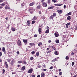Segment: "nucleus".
Segmentation results:
<instances>
[{"mask_svg": "<svg viewBox=\"0 0 77 77\" xmlns=\"http://www.w3.org/2000/svg\"><path fill=\"white\" fill-rule=\"evenodd\" d=\"M38 13L39 14H41V11H38Z\"/></svg>", "mask_w": 77, "mask_h": 77, "instance_id": "57", "label": "nucleus"}, {"mask_svg": "<svg viewBox=\"0 0 77 77\" xmlns=\"http://www.w3.org/2000/svg\"><path fill=\"white\" fill-rule=\"evenodd\" d=\"M3 3L4 4V5H7V4H8V2H4Z\"/></svg>", "mask_w": 77, "mask_h": 77, "instance_id": "43", "label": "nucleus"}, {"mask_svg": "<svg viewBox=\"0 0 77 77\" xmlns=\"http://www.w3.org/2000/svg\"><path fill=\"white\" fill-rule=\"evenodd\" d=\"M31 76L32 77H35V75H32Z\"/></svg>", "mask_w": 77, "mask_h": 77, "instance_id": "60", "label": "nucleus"}, {"mask_svg": "<svg viewBox=\"0 0 77 77\" xmlns=\"http://www.w3.org/2000/svg\"><path fill=\"white\" fill-rule=\"evenodd\" d=\"M51 3V2H50V0H48V4H50Z\"/></svg>", "mask_w": 77, "mask_h": 77, "instance_id": "39", "label": "nucleus"}, {"mask_svg": "<svg viewBox=\"0 0 77 77\" xmlns=\"http://www.w3.org/2000/svg\"><path fill=\"white\" fill-rule=\"evenodd\" d=\"M74 62H73L72 63V66H74Z\"/></svg>", "mask_w": 77, "mask_h": 77, "instance_id": "38", "label": "nucleus"}, {"mask_svg": "<svg viewBox=\"0 0 77 77\" xmlns=\"http://www.w3.org/2000/svg\"><path fill=\"white\" fill-rule=\"evenodd\" d=\"M36 56H39V52H37L36 53Z\"/></svg>", "mask_w": 77, "mask_h": 77, "instance_id": "26", "label": "nucleus"}, {"mask_svg": "<svg viewBox=\"0 0 77 77\" xmlns=\"http://www.w3.org/2000/svg\"><path fill=\"white\" fill-rule=\"evenodd\" d=\"M62 72H60L59 73V75H62Z\"/></svg>", "mask_w": 77, "mask_h": 77, "instance_id": "56", "label": "nucleus"}, {"mask_svg": "<svg viewBox=\"0 0 77 77\" xmlns=\"http://www.w3.org/2000/svg\"><path fill=\"white\" fill-rule=\"evenodd\" d=\"M52 62H56V60H55V59H54L52 60Z\"/></svg>", "mask_w": 77, "mask_h": 77, "instance_id": "58", "label": "nucleus"}, {"mask_svg": "<svg viewBox=\"0 0 77 77\" xmlns=\"http://www.w3.org/2000/svg\"><path fill=\"white\" fill-rule=\"evenodd\" d=\"M72 13L71 12H69V13H67L66 14V15L67 16H69V15H71Z\"/></svg>", "mask_w": 77, "mask_h": 77, "instance_id": "24", "label": "nucleus"}, {"mask_svg": "<svg viewBox=\"0 0 77 77\" xmlns=\"http://www.w3.org/2000/svg\"><path fill=\"white\" fill-rule=\"evenodd\" d=\"M23 41L25 45H27V39H23Z\"/></svg>", "mask_w": 77, "mask_h": 77, "instance_id": "5", "label": "nucleus"}, {"mask_svg": "<svg viewBox=\"0 0 77 77\" xmlns=\"http://www.w3.org/2000/svg\"><path fill=\"white\" fill-rule=\"evenodd\" d=\"M22 8H24V3H22L21 4Z\"/></svg>", "mask_w": 77, "mask_h": 77, "instance_id": "34", "label": "nucleus"}, {"mask_svg": "<svg viewBox=\"0 0 77 77\" xmlns=\"http://www.w3.org/2000/svg\"><path fill=\"white\" fill-rule=\"evenodd\" d=\"M47 70V69H43V70L44 71H45Z\"/></svg>", "mask_w": 77, "mask_h": 77, "instance_id": "62", "label": "nucleus"}, {"mask_svg": "<svg viewBox=\"0 0 77 77\" xmlns=\"http://www.w3.org/2000/svg\"><path fill=\"white\" fill-rule=\"evenodd\" d=\"M5 65L6 68L8 69V63L6 61L5 62Z\"/></svg>", "mask_w": 77, "mask_h": 77, "instance_id": "4", "label": "nucleus"}, {"mask_svg": "<svg viewBox=\"0 0 77 77\" xmlns=\"http://www.w3.org/2000/svg\"><path fill=\"white\" fill-rule=\"evenodd\" d=\"M55 6H62L63 5V4H55L54 5Z\"/></svg>", "mask_w": 77, "mask_h": 77, "instance_id": "15", "label": "nucleus"}, {"mask_svg": "<svg viewBox=\"0 0 77 77\" xmlns=\"http://www.w3.org/2000/svg\"><path fill=\"white\" fill-rule=\"evenodd\" d=\"M29 11H32L33 10V8H29Z\"/></svg>", "mask_w": 77, "mask_h": 77, "instance_id": "48", "label": "nucleus"}, {"mask_svg": "<svg viewBox=\"0 0 77 77\" xmlns=\"http://www.w3.org/2000/svg\"><path fill=\"white\" fill-rule=\"evenodd\" d=\"M43 66L44 68H45V65L44 64V65H43Z\"/></svg>", "mask_w": 77, "mask_h": 77, "instance_id": "63", "label": "nucleus"}, {"mask_svg": "<svg viewBox=\"0 0 77 77\" xmlns=\"http://www.w3.org/2000/svg\"><path fill=\"white\" fill-rule=\"evenodd\" d=\"M2 56V52H0V57Z\"/></svg>", "mask_w": 77, "mask_h": 77, "instance_id": "52", "label": "nucleus"}, {"mask_svg": "<svg viewBox=\"0 0 77 77\" xmlns=\"http://www.w3.org/2000/svg\"><path fill=\"white\" fill-rule=\"evenodd\" d=\"M53 67L52 66H51L50 67L49 69H53Z\"/></svg>", "mask_w": 77, "mask_h": 77, "instance_id": "50", "label": "nucleus"}, {"mask_svg": "<svg viewBox=\"0 0 77 77\" xmlns=\"http://www.w3.org/2000/svg\"><path fill=\"white\" fill-rule=\"evenodd\" d=\"M14 60H12L11 61V62L10 63V65L11 66H13L14 65Z\"/></svg>", "mask_w": 77, "mask_h": 77, "instance_id": "7", "label": "nucleus"}, {"mask_svg": "<svg viewBox=\"0 0 77 77\" xmlns=\"http://www.w3.org/2000/svg\"><path fill=\"white\" fill-rule=\"evenodd\" d=\"M53 18H54V17L53 15H51V16H50L49 17L50 20H52V19H53Z\"/></svg>", "mask_w": 77, "mask_h": 77, "instance_id": "17", "label": "nucleus"}, {"mask_svg": "<svg viewBox=\"0 0 77 77\" xmlns=\"http://www.w3.org/2000/svg\"><path fill=\"white\" fill-rule=\"evenodd\" d=\"M74 29H75V30H74L75 32V31H77V28H75Z\"/></svg>", "mask_w": 77, "mask_h": 77, "instance_id": "53", "label": "nucleus"}, {"mask_svg": "<svg viewBox=\"0 0 77 77\" xmlns=\"http://www.w3.org/2000/svg\"><path fill=\"white\" fill-rule=\"evenodd\" d=\"M0 5H1V6H5V4H4V3H3L2 4H1Z\"/></svg>", "mask_w": 77, "mask_h": 77, "instance_id": "49", "label": "nucleus"}, {"mask_svg": "<svg viewBox=\"0 0 77 77\" xmlns=\"http://www.w3.org/2000/svg\"><path fill=\"white\" fill-rule=\"evenodd\" d=\"M36 22V21L35 20H33L32 22V24H35Z\"/></svg>", "mask_w": 77, "mask_h": 77, "instance_id": "30", "label": "nucleus"}, {"mask_svg": "<svg viewBox=\"0 0 77 77\" xmlns=\"http://www.w3.org/2000/svg\"><path fill=\"white\" fill-rule=\"evenodd\" d=\"M43 24H42L41 26H39V28L40 27L41 28H42V27H43Z\"/></svg>", "mask_w": 77, "mask_h": 77, "instance_id": "45", "label": "nucleus"}, {"mask_svg": "<svg viewBox=\"0 0 77 77\" xmlns=\"http://www.w3.org/2000/svg\"><path fill=\"white\" fill-rule=\"evenodd\" d=\"M27 26H30V23H28Z\"/></svg>", "mask_w": 77, "mask_h": 77, "instance_id": "59", "label": "nucleus"}, {"mask_svg": "<svg viewBox=\"0 0 77 77\" xmlns=\"http://www.w3.org/2000/svg\"><path fill=\"white\" fill-rule=\"evenodd\" d=\"M71 19V16H69L67 17V20H68V21L70 20Z\"/></svg>", "mask_w": 77, "mask_h": 77, "instance_id": "21", "label": "nucleus"}, {"mask_svg": "<svg viewBox=\"0 0 77 77\" xmlns=\"http://www.w3.org/2000/svg\"><path fill=\"white\" fill-rule=\"evenodd\" d=\"M47 51H46V53L47 54H48V53H50L51 52V50H50V49H49V48H48L46 49Z\"/></svg>", "mask_w": 77, "mask_h": 77, "instance_id": "3", "label": "nucleus"}, {"mask_svg": "<svg viewBox=\"0 0 77 77\" xmlns=\"http://www.w3.org/2000/svg\"><path fill=\"white\" fill-rule=\"evenodd\" d=\"M77 74L73 76V77H77Z\"/></svg>", "mask_w": 77, "mask_h": 77, "instance_id": "64", "label": "nucleus"}, {"mask_svg": "<svg viewBox=\"0 0 77 77\" xmlns=\"http://www.w3.org/2000/svg\"><path fill=\"white\" fill-rule=\"evenodd\" d=\"M17 44L18 45V46H21V45H22V43H21V40H18L17 42Z\"/></svg>", "mask_w": 77, "mask_h": 77, "instance_id": "1", "label": "nucleus"}, {"mask_svg": "<svg viewBox=\"0 0 77 77\" xmlns=\"http://www.w3.org/2000/svg\"><path fill=\"white\" fill-rule=\"evenodd\" d=\"M71 54H72V55L73 56V55H74V52H72Z\"/></svg>", "mask_w": 77, "mask_h": 77, "instance_id": "61", "label": "nucleus"}, {"mask_svg": "<svg viewBox=\"0 0 77 77\" xmlns=\"http://www.w3.org/2000/svg\"><path fill=\"white\" fill-rule=\"evenodd\" d=\"M42 5H43V7H47V3L45 2H43L42 3Z\"/></svg>", "mask_w": 77, "mask_h": 77, "instance_id": "8", "label": "nucleus"}, {"mask_svg": "<svg viewBox=\"0 0 77 77\" xmlns=\"http://www.w3.org/2000/svg\"><path fill=\"white\" fill-rule=\"evenodd\" d=\"M71 24V23L69 22L67 23L66 25V28H68V26L69 25H70Z\"/></svg>", "mask_w": 77, "mask_h": 77, "instance_id": "12", "label": "nucleus"}, {"mask_svg": "<svg viewBox=\"0 0 77 77\" xmlns=\"http://www.w3.org/2000/svg\"><path fill=\"white\" fill-rule=\"evenodd\" d=\"M41 5L37 6V9H41Z\"/></svg>", "mask_w": 77, "mask_h": 77, "instance_id": "20", "label": "nucleus"}, {"mask_svg": "<svg viewBox=\"0 0 77 77\" xmlns=\"http://www.w3.org/2000/svg\"><path fill=\"white\" fill-rule=\"evenodd\" d=\"M65 59H66V60H68L69 59V57L68 56H66V58H65Z\"/></svg>", "mask_w": 77, "mask_h": 77, "instance_id": "27", "label": "nucleus"}, {"mask_svg": "<svg viewBox=\"0 0 77 77\" xmlns=\"http://www.w3.org/2000/svg\"><path fill=\"white\" fill-rule=\"evenodd\" d=\"M55 42L57 44H58L59 42V39H57L56 40Z\"/></svg>", "mask_w": 77, "mask_h": 77, "instance_id": "31", "label": "nucleus"}, {"mask_svg": "<svg viewBox=\"0 0 77 77\" xmlns=\"http://www.w3.org/2000/svg\"><path fill=\"white\" fill-rule=\"evenodd\" d=\"M3 52H4V54H6L7 53H6V51H3Z\"/></svg>", "mask_w": 77, "mask_h": 77, "instance_id": "54", "label": "nucleus"}, {"mask_svg": "<svg viewBox=\"0 0 77 77\" xmlns=\"http://www.w3.org/2000/svg\"><path fill=\"white\" fill-rule=\"evenodd\" d=\"M42 45V42H41L39 43L38 44V47H39V46H40V45Z\"/></svg>", "mask_w": 77, "mask_h": 77, "instance_id": "29", "label": "nucleus"}, {"mask_svg": "<svg viewBox=\"0 0 77 77\" xmlns=\"http://www.w3.org/2000/svg\"><path fill=\"white\" fill-rule=\"evenodd\" d=\"M5 9H9L10 10L11 8H10V7H9L7 5H6L5 7Z\"/></svg>", "mask_w": 77, "mask_h": 77, "instance_id": "10", "label": "nucleus"}, {"mask_svg": "<svg viewBox=\"0 0 77 77\" xmlns=\"http://www.w3.org/2000/svg\"><path fill=\"white\" fill-rule=\"evenodd\" d=\"M54 35L55 37H58V36H59V35L56 33H54Z\"/></svg>", "mask_w": 77, "mask_h": 77, "instance_id": "25", "label": "nucleus"}, {"mask_svg": "<svg viewBox=\"0 0 77 77\" xmlns=\"http://www.w3.org/2000/svg\"><path fill=\"white\" fill-rule=\"evenodd\" d=\"M3 74H5V69H2Z\"/></svg>", "mask_w": 77, "mask_h": 77, "instance_id": "44", "label": "nucleus"}, {"mask_svg": "<svg viewBox=\"0 0 77 77\" xmlns=\"http://www.w3.org/2000/svg\"><path fill=\"white\" fill-rule=\"evenodd\" d=\"M54 54H55V55H58L59 54L58 51H56L54 52Z\"/></svg>", "mask_w": 77, "mask_h": 77, "instance_id": "16", "label": "nucleus"}, {"mask_svg": "<svg viewBox=\"0 0 77 77\" xmlns=\"http://www.w3.org/2000/svg\"><path fill=\"white\" fill-rule=\"evenodd\" d=\"M49 30H50V29H47L45 31V33H49Z\"/></svg>", "mask_w": 77, "mask_h": 77, "instance_id": "19", "label": "nucleus"}, {"mask_svg": "<svg viewBox=\"0 0 77 77\" xmlns=\"http://www.w3.org/2000/svg\"><path fill=\"white\" fill-rule=\"evenodd\" d=\"M42 31H41V28L38 27V32L39 34H41L42 33Z\"/></svg>", "mask_w": 77, "mask_h": 77, "instance_id": "9", "label": "nucleus"}, {"mask_svg": "<svg viewBox=\"0 0 77 77\" xmlns=\"http://www.w3.org/2000/svg\"><path fill=\"white\" fill-rule=\"evenodd\" d=\"M33 69L31 68L28 71V73H29L30 74H31V73H32V72H33Z\"/></svg>", "mask_w": 77, "mask_h": 77, "instance_id": "2", "label": "nucleus"}, {"mask_svg": "<svg viewBox=\"0 0 77 77\" xmlns=\"http://www.w3.org/2000/svg\"><path fill=\"white\" fill-rule=\"evenodd\" d=\"M23 63H24L25 65H27V62H26V61L24 60V61H23Z\"/></svg>", "mask_w": 77, "mask_h": 77, "instance_id": "37", "label": "nucleus"}, {"mask_svg": "<svg viewBox=\"0 0 77 77\" xmlns=\"http://www.w3.org/2000/svg\"><path fill=\"white\" fill-rule=\"evenodd\" d=\"M29 23H30V21L29 20L27 21L26 24H28Z\"/></svg>", "mask_w": 77, "mask_h": 77, "instance_id": "51", "label": "nucleus"}, {"mask_svg": "<svg viewBox=\"0 0 77 77\" xmlns=\"http://www.w3.org/2000/svg\"><path fill=\"white\" fill-rule=\"evenodd\" d=\"M29 45H31V46L32 45H33L34 46H35V44L34 43H30L29 44Z\"/></svg>", "mask_w": 77, "mask_h": 77, "instance_id": "23", "label": "nucleus"}, {"mask_svg": "<svg viewBox=\"0 0 77 77\" xmlns=\"http://www.w3.org/2000/svg\"><path fill=\"white\" fill-rule=\"evenodd\" d=\"M54 6L51 7V9H54Z\"/></svg>", "mask_w": 77, "mask_h": 77, "instance_id": "41", "label": "nucleus"}, {"mask_svg": "<svg viewBox=\"0 0 77 77\" xmlns=\"http://www.w3.org/2000/svg\"><path fill=\"white\" fill-rule=\"evenodd\" d=\"M53 17H55V16H56V13H53V15H52Z\"/></svg>", "mask_w": 77, "mask_h": 77, "instance_id": "36", "label": "nucleus"}, {"mask_svg": "<svg viewBox=\"0 0 77 77\" xmlns=\"http://www.w3.org/2000/svg\"><path fill=\"white\" fill-rule=\"evenodd\" d=\"M30 59L31 60H33L34 59V58H33V57H30Z\"/></svg>", "mask_w": 77, "mask_h": 77, "instance_id": "35", "label": "nucleus"}, {"mask_svg": "<svg viewBox=\"0 0 77 77\" xmlns=\"http://www.w3.org/2000/svg\"><path fill=\"white\" fill-rule=\"evenodd\" d=\"M31 53V54H35V51H33Z\"/></svg>", "mask_w": 77, "mask_h": 77, "instance_id": "40", "label": "nucleus"}, {"mask_svg": "<svg viewBox=\"0 0 77 77\" xmlns=\"http://www.w3.org/2000/svg\"><path fill=\"white\" fill-rule=\"evenodd\" d=\"M45 73L44 72H42L41 74V77H45Z\"/></svg>", "mask_w": 77, "mask_h": 77, "instance_id": "11", "label": "nucleus"}, {"mask_svg": "<svg viewBox=\"0 0 77 77\" xmlns=\"http://www.w3.org/2000/svg\"><path fill=\"white\" fill-rule=\"evenodd\" d=\"M23 61L20 60V61H18L17 62V63H23Z\"/></svg>", "mask_w": 77, "mask_h": 77, "instance_id": "28", "label": "nucleus"}, {"mask_svg": "<svg viewBox=\"0 0 77 77\" xmlns=\"http://www.w3.org/2000/svg\"><path fill=\"white\" fill-rule=\"evenodd\" d=\"M11 59H7V62H11Z\"/></svg>", "mask_w": 77, "mask_h": 77, "instance_id": "32", "label": "nucleus"}, {"mask_svg": "<svg viewBox=\"0 0 77 77\" xmlns=\"http://www.w3.org/2000/svg\"><path fill=\"white\" fill-rule=\"evenodd\" d=\"M38 68H41V65H40L39 64L38 65Z\"/></svg>", "mask_w": 77, "mask_h": 77, "instance_id": "47", "label": "nucleus"}, {"mask_svg": "<svg viewBox=\"0 0 77 77\" xmlns=\"http://www.w3.org/2000/svg\"><path fill=\"white\" fill-rule=\"evenodd\" d=\"M57 12L58 14H62V11L61 10H58L57 11Z\"/></svg>", "mask_w": 77, "mask_h": 77, "instance_id": "6", "label": "nucleus"}, {"mask_svg": "<svg viewBox=\"0 0 77 77\" xmlns=\"http://www.w3.org/2000/svg\"><path fill=\"white\" fill-rule=\"evenodd\" d=\"M35 2H32V3H30L29 6H33L34 5H35Z\"/></svg>", "mask_w": 77, "mask_h": 77, "instance_id": "13", "label": "nucleus"}, {"mask_svg": "<svg viewBox=\"0 0 77 77\" xmlns=\"http://www.w3.org/2000/svg\"><path fill=\"white\" fill-rule=\"evenodd\" d=\"M4 2L3 0H0V3H2V2Z\"/></svg>", "mask_w": 77, "mask_h": 77, "instance_id": "55", "label": "nucleus"}, {"mask_svg": "<svg viewBox=\"0 0 77 77\" xmlns=\"http://www.w3.org/2000/svg\"><path fill=\"white\" fill-rule=\"evenodd\" d=\"M11 30H12L13 32H14V31H15V28L11 27Z\"/></svg>", "mask_w": 77, "mask_h": 77, "instance_id": "22", "label": "nucleus"}, {"mask_svg": "<svg viewBox=\"0 0 77 77\" xmlns=\"http://www.w3.org/2000/svg\"><path fill=\"white\" fill-rule=\"evenodd\" d=\"M2 51H5V48L3 47L2 49Z\"/></svg>", "mask_w": 77, "mask_h": 77, "instance_id": "33", "label": "nucleus"}, {"mask_svg": "<svg viewBox=\"0 0 77 77\" xmlns=\"http://www.w3.org/2000/svg\"><path fill=\"white\" fill-rule=\"evenodd\" d=\"M52 1L54 3H56L57 2V0H52Z\"/></svg>", "mask_w": 77, "mask_h": 77, "instance_id": "42", "label": "nucleus"}, {"mask_svg": "<svg viewBox=\"0 0 77 77\" xmlns=\"http://www.w3.org/2000/svg\"><path fill=\"white\" fill-rule=\"evenodd\" d=\"M37 36H38V35H36V34L34 36V38H36V37H37Z\"/></svg>", "mask_w": 77, "mask_h": 77, "instance_id": "46", "label": "nucleus"}, {"mask_svg": "<svg viewBox=\"0 0 77 77\" xmlns=\"http://www.w3.org/2000/svg\"><path fill=\"white\" fill-rule=\"evenodd\" d=\"M25 69H26V67L25 66H23L21 68V70H23V71H24Z\"/></svg>", "mask_w": 77, "mask_h": 77, "instance_id": "18", "label": "nucleus"}, {"mask_svg": "<svg viewBox=\"0 0 77 77\" xmlns=\"http://www.w3.org/2000/svg\"><path fill=\"white\" fill-rule=\"evenodd\" d=\"M37 18H38V17L37 16H34L33 17V19H32V20H36Z\"/></svg>", "mask_w": 77, "mask_h": 77, "instance_id": "14", "label": "nucleus"}]
</instances>
